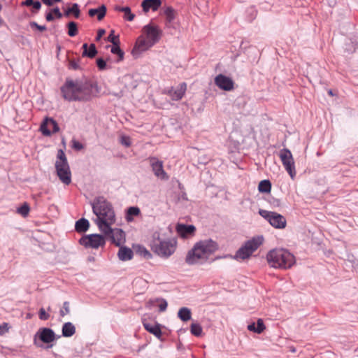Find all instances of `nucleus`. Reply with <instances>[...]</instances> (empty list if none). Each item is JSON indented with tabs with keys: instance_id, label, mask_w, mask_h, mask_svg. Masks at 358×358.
Segmentation results:
<instances>
[{
	"instance_id": "nucleus-36",
	"label": "nucleus",
	"mask_w": 358,
	"mask_h": 358,
	"mask_svg": "<svg viewBox=\"0 0 358 358\" xmlns=\"http://www.w3.org/2000/svg\"><path fill=\"white\" fill-rule=\"evenodd\" d=\"M68 27V34L73 37L78 34L77 24L75 22H70L67 24Z\"/></svg>"
},
{
	"instance_id": "nucleus-13",
	"label": "nucleus",
	"mask_w": 358,
	"mask_h": 358,
	"mask_svg": "<svg viewBox=\"0 0 358 358\" xmlns=\"http://www.w3.org/2000/svg\"><path fill=\"white\" fill-rule=\"evenodd\" d=\"M148 161L155 176L164 180L169 179V176L164 170L162 161L155 157H149Z\"/></svg>"
},
{
	"instance_id": "nucleus-49",
	"label": "nucleus",
	"mask_w": 358,
	"mask_h": 358,
	"mask_svg": "<svg viewBox=\"0 0 358 358\" xmlns=\"http://www.w3.org/2000/svg\"><path fill=\"white\" fill-rule=\"evenodd\" d=\"M72 147L78 150H80L83 148V145L80 142L77 141L76 140L72 141Z\"/></svg>"
},
{
	"instance_id": "nucleus-4",
	"label": "nucleus",
	"mask_w": 358,
	"mask_h": 358,
	"mask_svg": "<svg viewBox=\"0 0 358 358\" xmlns=\"http://www.w3.org/2000/svg\"><path fill=\"white\" fill-rule=\"evenodd\" d=\"M150 245L156 255L162 258H169L176 250L177 241L175 238H164L157 231L152 233Z\"/></svg>"
},
{
	"instance_id": "nucleus-27",
	"label": "nucleus",
	"mask_w": 358,
	"mask_h": 358,
	"mask_svg": "<svg viewBox=\"0 0 358 358\" xmlns=\"http://www.w3.org/2000/svg\"><path fill=\"white\" fill-rule=\"evenodd\" d=\"M248 329L257 334H261L265 329V325L262 319L257 320V324L255 323L250 324L248 326Z\"/></svg>"
},
{
	"instance_id": "nucleus-17",
	"label": "nucleus",
	"mask_w": 358,
	"mask_h": 358,
	"mask_svg": "<svg viewBox=\"0 0 358 358\" xmlns=\"http://www.w3.org/2000/svg\"><path fill=\"white\" fill-rule=\"evenodd\" d=\"M187 85L185 83L179 84L176 87H171L166 91V94L173 101L180 100L185 94Z\"/></svg>"
},
{
	"instance_id": "nucleus-12",
	"label": "nucleus",
	"mask_w": 358,
	"mask_h": 358,
	"mask_svg": "<svg viewBox=\"0 0 358 358\" xmlns=\"http://www.w3.org/2000/svg\"><path fill=\"white\" fill-rule=\"evenodd\" d=\"M153 45L154 44L147 39L144 35H141L136 40L131 53L134 57H138L141 52L149 50Z\"/></svg>"
},
{
	"instance_id": "nucleus-47",
	"label": "nucleus",
	"mask_w": 358,
	"mask_h": 358,
	"mask_svg": "<svg viewBox=\"0 0 358 358\" xmlns=\"http://www.w3.org/2000/svg\"><path fill=\"white\" fill-rule=\"evenodd\" d=\"M120 142L122 145L129 147L131 145L130 138L128 136H122L120 139Z\"/></svg>"
},
{
	"instance_id": "nucleus-21",
	"label": "nucleus",
	"mask_w": 358,
	"mask_h": 358,
	"mask_svg": "<svg viewBox=\"0 0 358 358\" xmlns=\"http://www.w3.org/2000/svg\"><path fill=\"white\" fill-rule=\"evenodd\" d=\"M119 247L120 249L117 253V256L121 261L125 262L132 259L134 253L131 249L122 245Z\"/></svg>"
},
{
	"instance_id": "nucleus-18",
	"label": "nucleus",
	"mask_w": 358,
	"mask_h": 358,
	"mask_svg": "<svg viewBox=\"0 0 358 358\" xmlns=\"http://www.w3.org/2000/svg\"><path fill=\"white\" fill-rule=\"evenodd\" d=\"M176 229V232L180 237L186 238L194 236L196 231V227L192 224L186 225L184 224H178Z\"/></svg>"
},
{
	"instance_id": "nucleus-8",
	"label": "nucleus",
	"mask_w": 358,
	"mask_h": 358,
	"mask_svg": "<svg viewBox=\"0 0 358 358\" xmlns=\"http://www.w3.org/2000/svg\"><path fill=\"white\" fill-rule=\"evenodd\" d=\"M259 213L276 229H284L286 227V219L278 213L261 209Z\"/></svg>"
},
{
	"instance_id": "nucleus-46",
	"label": "nucleus",
	"mask_w": 358,
	"mask_h": 358,
	"mask_svg": "<svg viewBox=\"0 0 358 358\" xmlns=\"http://www.w3.org/2000/svg\"><path fill=\"white\" fill-rule=\"evenodd\" d=\"M97 66L100 70H103L106 69V63L102 58H99L96 60Z\"/></svg>"
},
{
	"instance_id": "nucleus-40",
	"label": "nucleus",
	"mask_w": 358,
	"mask_h": 358,
	"mask_svg": "<svg viewBox=\"0 0 358 358\" xmlns=\"http://www.w3.org/2000/svg\"><path fill=\"white\" fill-rule=\"evenodd\" d=\"M215 83L221 90H224V74L220 73L215 78Z\"/></svg>"
},
{
	"instance_id": "nucleus-1",
	"label": "nucleus",
	"mask_w": 358,
	"mask_h": 358,
	"mask_svg": "<svg viewBox=\"0 0 358 358\" xmlns=\"http://www.w3.org/2000/svg\"><path fill=\"white\" fill-rule=\"evenodd\" d=\"M61 92L69 101H87L96 96L99 90L96 84L87 80L66 79Z\"/></svg>"
},
{
	"instance_id": "nucleus-10",
	"label": "nucleus",
	"mask_w": 358,
	"mask_h": 358,
	"mask_svg": "<svg viewBox=\"0 0 358 358\" xmlns=\"http://www.w3.org/2000/svg\"><path fill=\"white\" fill-rule=\"evenodd\" d=\"M279 157L285 170L288 172L290 177L294 179L296 176V170L292 152L289 150L283 148L280 151Z\"/></svg>"
},
{
	"instance_id": "nucleus-44",
	"label": "nucleus",
	"mask_w": 358,
	"mask_h": 358,
	"mask_svg": "<svg viewBox=\"0 0 358 358\" xmlns=\"http://www.w3.org/2000/svg\"><path fill=\"white\" fill-rule=\"evenodd\" d=\"M138 252L144 257L150 258L152 257L150 252L144 247H139Z\"/></svg>"
},
{
	"instance_id": "nucleus-7",
	"label": "nucleus",
	"mask_w": 358,
	"mask_h": 358,
	"mask_svg": "<svg viewBox=\"0 0 358 358\" xmlns=\"http://www.w3.org/2000/svg\"><path fill=\"white\" fill-rule=\"evenodd\" d=\"M264 238L262 236H256L245 242L240 248L234 256L229 255L231 259L236 260H244L248 259L252 254L262 244Z\"/></svg>"
},
{
	"instance_id": "nucleus-54",
	"label": "nucleus",
	"mask_w": 358,
	"mask_h": 358,
	"mask_svg": "<svg viewBox=\"0 0 358 358\" xmlns=\"http://www.w3.org/2000/svg\"><path fill=\"white\" fill-rule=\"evenodd\" d=\"M45 19L47 21H49V22L52 21L54 20L52 13L51 12L48 13L45 16Z\"/></svg>"
},
{
	"instance_id": "nucleus-60",
	"label": "nucleus",
	"mask_w": 358,
	"mask_h": 358,
	"mask_svg": "<svg viewBox=\"0 0 358 358\" xmlns=\"http://www.w3.org/2000/svg\"><path fill=\"white\" fill-rule=\"evenodd\" d=\"M62 0H54L55 2H60Z\"/></svg>"
},
{
	"instance_id": "nucleus-23",
	"label": "nucleus",
	"mask_w": 358,
	"mask_h": 358,
	"mask_svg": "<svg viewBox=\"0 0 358 358\" xmlns=\"http://www.w3.org/2000/svg\"><path fill=\"white\" fill-rule=\"evenodd\" d=\"M106 7L105 5H101L98 8H92L89 10L88 14L90 17H94L97 15L98 20H101L106 15Z\"/></svg>"
},
{
	"instance_id": "nucleus-37",
	"label": "nucleus",
	"mask_w": 358,
	"mask_h": 358,
	"mask_svg": "<svg viewBox=\"0 0 358 358\" xmlns=\"http://www.w3.org/2000/svg\"><path fill=\"white\" fill-rule=\"evenodd\" d=\"M191 333L196 336H199L202 334V328L200 324L197 323H192L190 326Z\"/></svg>"
},
{
	"instance_id": "nucleus-55",
	"label": "nucleus",
	"mask_w": 358,
	"mask_h": 358,
	"mask_svg": "<svg viewBox=\"0 0 358 358\" xmlns=\"http://www.w3.org/2000/svg\"><path fill=\"white\" fill-rule=\"evenodd\" d=\"M32 3H34L33 0H26L25 1H24L22 3L23 5L27 6H30L32 5Z\"/></svg>"
},
{
	"instance_id": "nucleus-20",
	"label": "nucleus",
	"mask_w": 358,
	"mask_h": 358,
	"mask_svg": "<svg viewBox=\"0 0 358 358\" xmlns=\"http://www.w3.org/2000/svg\"><path fill=\"white\" fill-rule=\"evenodd\" d=\"M161 4V0H143L141 6L143 11L147 13L150 9L154 11L157 10Z\"/></svg>"
},
{
	"instance_id": "nucleus-31",
	"label": "nucleus",
	"mask_w": 358,
	"mask_h": 358,
	"mask_svg": "<svg viewBox=\"0 0 358 358\" xmlns=\"http://www.w3.org/2000/svg\"><path fill=\"white\" fill-rule=\"evenodd\" d=\"M141 213L139 208L136 206L129 207L127 209V213L126 215V220L127 222L133 221V216H137Z\"/></svg>"
},
{
	"instance_id": "nucleus-9",
	"label": "nucleus",
	"mask_w": 358,
	"mask_h": 358,
	"mask_svg": "<svg viewBox=\"0 0 358 358\" xmlns=\"http://www.w3.org/2000/svg\"><path fill=\"white\" fill-rule=\"evenodd\" d=\"M79 243L85 248L97 249L105 245L106 241L103 236L97 234H93L83 236Z\"/></svg>"
},
{
	"instance_id": "nucleus-11",
	"label": "nucleus",
	"mask_w": 358,
	"mask_h": 358,
	"mask_svg": "<svg viewBox=\"0 0 358 358\" xmlns=\"http://www.w3.org/2000/svg\"><path fill=\"white\" fill-rule=\"evenodd\" d=\"M101 231L103 232L106 236L108 237L111 242L117 246L122 245L126 241L125 233L121 229H112L111 226H109L108 230L104 229L101 230Z\"/></svg>"
},
{
	"instance_id": "nucleus-32",
	"label": "nucleus",
	"mask_w": 358,
	"mask_h": 358,
	"mask_svg": "<svg viewBox=\"0 0 358 358\" xmlns=\"http://www.w3.org/2000/svg\"><path fill=\"white\" fill-rule=\"evenodd\" d=\"M80 9L78 3H73L72 6L69 8H68L65 13L64 15L66 16H69L71 13H73L76 18H78L80 17Z\"/></svg>"
},
{
	"instance_id": "nucleus-26",
	"label": "nucleus",
	"mask_w": 358,
	"mask_h": 358,
	"mask_svg": "<svg viewBox=\"0 0 358 358\" xmlns=\"http://www.w3.org/2000/svg\"><path fill=\"white\" fill-rule=\"evenodd\" d=\"M90 227V222L85 218H81L78 220L75 224V229L77 232L82 233L85 232Z\"/></svg>"
},
{
	"instance_id": "nucleus-56",
	"label": "nucleus",
	"mask_w": 358,
	"mask_h": 358,
	"mask_svg": "<svg viewBox=\"0 0 358 358\" xmlns=\"http://www.w3.org/2000/svg\"><path fill=\"white\" fill-rule=\"evenodd\" d=\"M42 1H43L45 4H46V5L49 6H52V5H53V1H52V0H42Z\"/></svg>"
},
{
	"instance_id": "nucleus-15",
	"label": "nucleus",
	"mask_w": 358,
	"mask_h": 358,
	"mask_svg": "<svg viewBox=\"0 0 358 358\" xmlns=\"http://www.w3.org/2000/svg\"><path fill=\"white\" fill-rule=\"evenodd\" d=\"M59 130L57 122L51 117H45L40 127V131L45 136H50L52 133H56Z\"/></svg>"
},
{
	"instance_id": "nucleus-38",
	"label": "nucleus",
	"mask_w": 358,
	"mask_h": 358,
	"mask_svg": "<svg viewBox=\"0 0 358 358\" xmlns=\"http://www.w3.org/2000/svg\"><path fill=\"white\" fill-rule=\"evenodd\" d=\"M30 208L27 203L24 204L17 209V213L23 217H27L29 213Z\"/></svg>"
},
{
	"instance_id": "nucleus-53",
	"label": "nucleus",
	"mask_w": 358,
	"mask_h": 358,
	"mask_svg": "<svg viewBox=\"0 0 358 358\" xmlns=\"http://www.w3.org/2000/svg\"><path fill=\"white\" fill-rule=\"evenodd\" d=\"M31 6H33V8L36 10H38L41 7V3L38 1H34V3H32Z\"/></svg>"
},
{
	"instance_id": "nucleus-33",
	"label": "nucleus",
	"mask_w": 358,
	"mask_h": 358,
	"mask_svg": "<svg viewBox=\"0 0 358 358\" xmlns=\"http://www.w3.org/2000/svg\"><path fill=\"white\" fill-rule=\"evenodd\" d=\"M110 52L113 54L117 55L118 56L117 62L122 61L124 59V52L120 49L119 44L113 45L110 49Z\"/></svg>"
},
{
	"instance_id": "nucleus-2",
	"label": "nucleus",
	"mask_w": 358,
	"mask_h": 358,
	"mask_svg": "<svg viewBox=\"0 0 358 358\" xmlns=\"http://www.w3.org/2000/svg\"><path fill=\"white\" fill-rule=\"evenodd\" d=\"M93 213L96 215L94 220L99 230H108L109 226L115 222V215L110 202L104 197L99 196L91 203Z\"/></svg>"
},
{
	"instance_id": "nucleus-52",
	"label": "nucleus",
	"mask_w": 358,
	"mask_h": 358,
	"mask_svg": "<svg viewBox=\"0 0 358 358\" xmlns=\"http://www.w3.org/2000/svg\"><path fill=\"white\" fill-rule=\"evenodd\" d=\"M52 12L55 15V16L57 18H61L62 17V14L60 12V10H59L58 7H56L54 9H52Z\"/></svg>"
},
{
	"instance_id": "nucleus-45",
	"label": "nucleus",
	"mask_w": 358,
	"mask_h": 358,
	"mask_svg": "<svg viewBox=\"0 0 358 358\" xmlns=\"http://www.w3.org/2000/svg\"><path fill=\"white\" fill-rule=\"evenodd\" d=\"M29 24H30L31 27L36 28L40 31H45L46 29H47L45 26H44V25H39L36 22H31Z\"/></svg>"
},
{
	"instance_id": "nucleus-19",
	"label": "nucleus",
	"mask_w": 358,
	"mask_h": 358,
	"mask_svg": "<svg viewBox=\"0 0 358 358\" xmlns=\"http://www.w3.org/2000/svg\"><path fill=\"white\" fill-rule=\"evenodd\" d=\"M158 306L159 310L160 312H164L166 310L168 303L166 300L162 298H155L150 299L146 304V307L148 308H152L153 306Z\"/></svg>"
},
{
	"instance_id": "nucleus-51",
	"label": "nucleus",
	"mask_w": 358,
	"mask_h": 358,
	"mask_svg": "<svg viewBox=\"0 0 358 358\" xmlns=\"http://www.w3.org/2000/svg\"><path fill=\"white\" fill-rule=\"evenodd\" d=\"M105 33H106L105 29H99L98 32H97V36L96 37V40L99 41L102 38V36L105 34Z\"/></svg>"
},
{
	"instance_id": "nucleus-5",
	"label": "nucleus",
	"mask_w": 358,
	"mask_h": 358,
	"mask_svg": "<svg viewBox=\"0 0 358 358\" xmlns=\"http://www.w3.org/2000/svg\"><path fill=\"white\" fill-rule=\"evenodd\" d=\"M269 265L273 268H289L295 262L294 257L285 249L271 250L266 256Z\"/></svg>"
},
{
	"instance_id": "nucleus-58",
	"label": "nucleus",
	"mask_w": 358,
	"mask_h": 358,
	"mask_svg": "<svg viewBox=\"0 0 358 358\" xmlns=\"http://www.w3.org/2000/svg\"><path fill=\"white\" fill-rule=\"evenodd\" d=\"M51 310H52V309H51V308L49 306V307L48 308V311L50 312Z\"/></svg>"
},
{
	"instance_id": "nucleus-30",
	"label": "nucleus",
	"mask_w": 358,
	"mask_h": 358,
	"mask_svg": "<svg viewBox=\"0 0 358 358\" xmlns=\"http://www.w3.org/2000/svg\"><path fill=\"white\" fill-rule=\"evenodd\" d=\"M271 189V183L268 180H262L258 185V190L262 193H268Z\"/></svg>"
},
{
	"instance_id": "nucleus-24",
	"label": "nucleus",
	"mask_w": 358,
	"mask_h": 358,
	"mask_svg": "<svg viewBox=\"0 0 358 358\" xmlns=\"http://www.w3.org/2000/svg\"><path fill=\"white\" fill-rule=\"evenodd\" d=\"M83 57H88L90 58H93L96 56L97 54V50L96 49V46L94 43H92L88 47L87 43H84L83 45Z\"/></svg>"
},
{
	"instance_id": "nucleus-42",
	"label": "nucleus",
	"mask_w": 358,
	"mask_h": 358,
	"mask_svg": "<svg viewBox=\"0 0 358 358\" xmlns=\"http://www.w3.org/2000/svg\"><path fill=\"white\" fill-rule=\"evenodd\" d=\"M234 83L233 80L225 76V91H229L234 89Z\"/></svg>"
},
{
	"instance_id": "nucleus-57",
	"label": "nucleus",
	"mask_w": 358,
	"mask_h": 358,
	"mask_svg": "<svg viewBox=\"0 0 358 358\" xmlns=\"http://www.w3.org/2000/svg\"><path fill=\"white\" fill-rule=\"evenodd\" d=\"M115 95L118 96V97H121L122 96V92H120L118 94H115Z\"/></svg>"
},
{
	"instance_id": "nucleus-28",
	"label": "nucleus",
	"mask_w": 358,
	"mask_h": 358,
	"mask_svg": "<svg viewBox=\"0 0 358 358\" xmlns=\"http://www.w3.org/2000/svg\"><path fill=\"white\" fill-rule=\"evenodd\" d=\"M115 10L124 13V18L128 21H132L134 19V14L131 13V9L128 6L121 7L116 6Z\"/></svg>"
},
{
	"instance_id": "nucleus-35",
	"label": "nucleus",
	"mask_w": 358,
	"mask_h": 358,
	"mask_svg": "<svg viewBox=\"0 0 358 358\" xmlns=\"http://www.w3.org/2000/svg\"><path fill=\"white\" fill-rule=\"evenodd\" d=\"M164 14L166 16V19L167 21V23L170 24L173 20L175 17L174 10L171 7H167L164 11Z\"/></svg>"
},
{
	"instance_id": "nucleus-16",
	"label": "nucleus",
	"mask_w": 358,
	"mask_h": 358,
	"mask_svg": "<svg viewBox=\"0 0 358 358\" xmlns=\"http://www.w3.org/2000/svg\"><path fill=\"white\" fill-rule=\"evenodd\" d=\"M37 338L45 343H49L55 340V334L50 328H41L34 336V341L35 344H36Z\"/></svg>"
},
{
	"instance_id": "nucleus-34",
	"label": "nucleus",
	"mask_w": 358,
	"mask_h": 358,
	"mask_svg": "<svg viewBox=\"0 0 358 358\" xmlns=\"http://www.w3.org/2000/svg\"><path fill=\"white\" fill-rule=\"evenodd\" d=\"M345 50L348 53H352L355 51L357 48V43L356 41H352L351 39L348 40V41L345 44Z\"/></svg>"
},
{
	"instance_id": "nucleus-59",
	"label": "nucleus",
	"mask_w": 358,
	"mask_h": 358,
	"mask_svg": "<svg viewBox=\"0 0 358 358\" xmlns=\"http://www.w3.org/2000/svg\"><path fill=\"white\" fill-rule=\"evenodd\" d=\"M329 94L330 95H333L332 91H331V90H329Z\"/></svg>"
},
{
	"instance_id": "nucleus-43",
	"label": "nucleus",
	"mask_w": 358,
	"mask_h": 358,
	"mask_svg": "<svg viewBox=\"0 0 358 358\" xmlns=\"http://www.w3.org/2000/svg\"><path fill=\"white\" fill-rule=\"evenodd\" d=\"M39 318L42 320H47L50 317V315L46 313L43 308H41L38 312Z\"/></svg>"
},
{
	"instance_id": "nucleus-3",
	"label": "nucleus",
	"mask_w": 358,
	"mask_h": 358,
	"mask_svg": "<svg viewBox=\"0 0 358 358\" xmlns=\"http://www.w3.org/2000/svg\"><path fill=\"white\" fill-rule=\"evenodd\" d=\"M217 249V243L212 239L200 241L196 243L193 248L188 252L185 262L188 264H195L201 261H205Z\"/></svg>"
},
{
	"instance_id": "nucleus-14",
	"label": "nucleus",
	"mask_w": 358,
	"mask_h": 358,
	"mask_svg": "<svg viewBox=\"0 0 358 358\" xmlns=\"http://www.w3.org/2000/svg\"><path fill=\"white\" fill-rule=\"evenodd\" d=\"M143 35L155 45L159 41L162 31L157 26L149 24L143 27Z\"/></svg>"
},
{
	"instance_id": "nucleus-25",
	"label": "nucleus",
	"mask_w": 358,
	"mask_h": 358,
	"mask_svg": "<svg viewBox=\"0 0 358 358\" xmlns=\"http://www.w3.org/2000/svg\"><path fill=\"white\" fill-rule=\"evenodd\" d=\"M62 332L63 336L71 337L76 333V327L71 322H66L62 326Z\"/></svg>"
},
{
	"instance_id": "nucleus-29",
	"label": "nucleus",
	"mask_w": 358,
	"mask_h": 358,
	"mask_svg": "<svg viewBox=\"0 0 358 358\" xmlns=\"http://www.w3.org/2000/svg\"><path fill=\"white\" fill-rule=\"evenodd\" d=\"M192 313L189 308L182 307L178 312V317L183 322H187L191 319Z\"/></svg>"
},
{
	"instance_id": "nucleus-50",
	"label": "nucleus",
	"mask_w": 358,
	"mask_h": 358,
	"mask_svg": "<svg viewBox=\"0 0 358 358\" xmlns=\"http://www.w3.org/2000/svg\"><path fill=\"white\" fill-rule=\"evenodd\" d=\"M69 67L72 69L76 70L79 69L78 62L75 60H69Z\"/></svg>"
},
{
	"instance_id": "nucleus-22",
	"label": "nucleus",
	"mask_w": 358,
	"mask_h": 358,
	"mask_svg": "<svg viewBox=\"0 0 358 358\" xmlns=\"http://www.w3.org/2000/svg\"><path fill=\"white\" fill-rule=\"evenodd\" d=\"M143 326L148 332L155 335L157 338L161 339L162 331L159 324L144 322Z\"/></svg>"
},
{
	"instance_id": "nucleus-48",
	"label": "nucleus",
	"mask_w": 358,
	"mask_h": 358,
	"mask_svg": "<svg viewBox=\"0 0 358 358\" xmlns=\"http://www.w3.org/2000/svg\"><path fill=\"white\" fill-rule=\"evenodd\" d=\"M8 324L7 323H3V324H0V336L3 335L8 331Z\"/></svg>"
},
{
	"instance_id": "nucleus-6",
	"label": "nucleus",
	"mask_w": 358,
	"mask_h": 358,
	"mask_svg": "<svg viewBox=\"0 0 358 358\" xmlns=\"http://www.w3.org/2000/svg\"><path fill=\"white\" fill-rule=\"evenodd\" d=\"M55 166L59 180L64 185H69L71 182V172L66 155L62 149L57 151Z\"/></svg>"
},
{
	"instance_id": "nucleus-41",
	"label": "nucleus",
	"mask_w": 358,
	"mask_h": 358,
	"mask_svg": "<svg viewBox=\"0 0 358 358\" xmlns=\"http://www.w3.org/2000/svg\"><path fill=\"white\" fill-rule=\"evenodd\" d=\"M69 313H70L69 303L68 301H65L63 303L62 308L59 311V314L62 317H64L66 315L69 314Z\"/></svg>"
},
{
	"instance_id": "nucleus-39",
	"label": "nucleus",
	"mask_w": 358,
	"mask_h": 358,
	"mask_svg": "<svg viewBox=\"0 0 358 358\" xmlns=\"http://www.w3.org/2000/svg\"><path fill=\"white\" fill-rule=\"evenodd\" d=\"M115 31L111 30L109 36H108V41L113 43V45L120 44L119 36L114 34Z\"/></svg>"
}]
</instances>
